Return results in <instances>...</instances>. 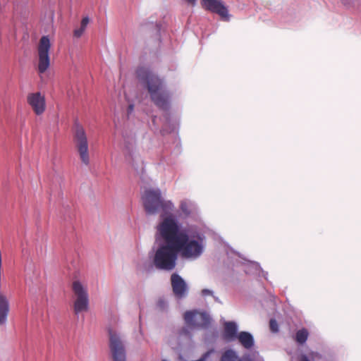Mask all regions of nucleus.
Instances as JSON below:
<instances>
[{
	"label": "nucleus",
	"instance_id": "obj_1",
	"mask_svg": "<svg viewBox=\"0 0 361 361\" xmlns=\"http://www.w3.org/2000/svg\"><path fill=\"white\" fill-rule=\"evenodd\" d=\"M137 76L147 88L152 102L158 108L167 110L169 108L171 96L164 88L163 80L145 68H138Z\"/></svg>",
	"mask_w": 361,
	"mask_h": 361
},
{
	"label": "nucleus",
	"instance_id": "obj_2",
	"mask_svg": "<svg viewBox=\"0 0 361 361\" xmlns=\"http://www.w3.org/2000/svg\"><path fill=\"white\" fill-rule=\"evenodd\" d=\"M142 200L148 214H154L159 211L167 214L173 207L171 202L165 201L161 198L159 189H146L142 195Z\"/></svg>",
	"mask_w": 361,
	"mask_h": 361
},
{
	"label": "nucleus",
	"instance_id": "obj_3",
	"mask_svg": "<svg viewBox=\"0 0 361 361\" xmlns=\"http://www.w3.org/2000/svg\"><path fill=\"white\" fill-rule=\"evenodd\" d=\"M181 238L180 243H177L175 246L183 258L196 259L202 255L204 250V237L197 235L195 238L190 239L185 232Z\"/></svg>",
	"mask_w": 361,
	"mask_h": 361
},
{
	"label": "nucleus",
	"instance_id": "obj_4",
	"mask_svg": "<svg viewBox=\"0 0 361 361\" xmlns=\"http://www.w3.org/2000/svg\"><path fill=\"white\" fill-rule=\"evenodd\" d=\"M178 254V251L173 244L161 245L154 254V264L159 269L171 271L176 265Z\"/></svg>",
	"mask_w": 361,
	"mask_h": 361
},
{
	"label": "nucleus",
	"instance_id": "obj_5",
	"mask_svg": "<svg viewBox=\"0 0 361 361\" xmlns=\"http://www.w3.org/2000/svg\"><path fill=\"white\" fill-rule=\"evenodd\" d=\"M157 230L166 243L174 245L177 243H180L179 240H182L181 237L185 233L179 231L178 224L172 216L164 218L157 226Z\"/></svg>",
	"mask_w": 361,
	"mask_h": 361
},
{
	"label": "nucleus",
	"instance_id": "obj_6",
	"mask_svg": "<svg viewBox=\"0 0 361 361\" xmlns=\"http://www.w3.org/2000/svg\"><path fill=\"white\" fill-rule=\"evenodd\" d=\"M184 320L187 326L183 328L180 334L188 336L190 335L188 328L190 329H206L209 326L211 319L207 314L193 310L185 312Z\"/></svg>",
	"mask_w": 361,
	"mask_h": 361
},
{
	"label": "nucleus",
	"instance_id": "obj_7",
	"mask_svg": "<svg viewBox=\"0 0 361 361\" xmlns=\"http://www.w3.org/2000/svg\"><path fill=\"white\" fill-rule=\"evenodd\" d=\"M74 141L81 161L84 164L88 165L90 156L87 137L84 128L79 123L75 124Z\"/></svg>",
	"mask_w": 361,
	"mask_h": 361
},
{
	"label": "nucleus",
	"instance_id": "obj_8",
	"mask_svg": "<svg viewBox=\"0 0 361 361\" xmlns=\"http://www.w3.org/2000/svg\"><path fill=\"white\" fill-rule=\"evenodd\" d=\"M72 290L75 297L73 304L75 314H78L87 311L89 307V296L87 289L79 281H75L72 284Z\"/></svg>",
	"mask_w": 361,
	"mask_h": 361
},
{
	"label": "nucleus",
	"instance_id": "obj_9",
	"mask_svg": "<svg viewBox=\"0 0 361 361\" xmlns=\"http://www.w3.org/2000/svg\"><path fill=\"white\" fill-rule=\"evenodd\" d=\"M51 47L50 40L48 36L41 37L38 47V71L39 73H44L49 67L50 59L49 51Z\"/></svg>",
	"mask_w": 361,
	"mask_h": 361
},
{
	"label": "nucleus",
	"instance_id": "obj_10",
	"mask_svg": "<svg viewBox=\"0 0 361 361\" xmlns=\"http://www.w3.org/2000/svg\"><path fill=\"white\" fill-rule=\"evenodd\" d=\"M109 348L114 361H126V351L120 336L112 329H108Z\"/></svg>",
	"mask_w": 361,
	"mask_h": 361
},
{
	"label": "nucleus",
	"instance_id": "obj_11",
	"mask_svg": "<svg viewBox=\"0 0 361 361\" xmlns=\"http://www.w3.org/2000/svg\"><path fill=\"white\" fill-rule=\"evenodd\" d=\"M27 102L36 115H42L45 111V97L39 92L29 93L27 96Z\"/></svg>",
	"mask_w": 361,
	"mask_h": 361
},
{
	"label": "nucleus",
	"instance_id": "obj_12",
	"mask_svg": "<svg viewBox=\"0 0 361 361\" xmlns=\"http://www.w3.org/2000/svg\"><path fill=\"white\" fill-rule=\"evenodd\" d=\"M202 6L207 11L216 13L223 19L228 20V11L220 0H201Z\"/></svg>",
	"mask_w": 361,
	"mask_h": 361
},
{
	"label": "nucleus",
	"instance_id": "obj_13",
	"mask_svg": "<svg viewBox=\"0 0 361 361\" xmlns=\"http://www.w3.org/2000/svg\"><path fill=\"white\" fill-rule=\"evenodd\" d=\"M171 283L174 295L177 298H183L188 293V286L183 279L176 273L171 276Z\"/></svg>",
	"mask_w": 361,
	"mask_h": 361
},
{
	"label": "nucleus",
	"instance_id": "obj_14",
	"mask_svg": "<svg viewBox=\"0 0 361 361\" xmlns=\"http://www.w3.org/2000/svg\"><path fill=\"white\" fill-rule=\"evenodd\" d=\"M237 334V326L233 322H228L224 324V338L228 341L235 340Z\"/></svg>",
	"mask_w": 361,
	"mask_h": 361
},
{
	"label": "nucleus",
	"instance_id": "obj_15",
	"mask_svg": "<svg viewBox=\"0 0 361 361\" xmlns=\"http://www.w3.org/2000/svg\"><path fill=\"white\" fill-rule=\"evenodd\" d=\"M8 312V300L7 298L0 292V325L6 323Z\"/></svg>",
	"mask_w": 361,
	"mask_h": 361
},
{
	"label": "nucleus",
	"instance_id": "obj_16",
	"mask_svg": "<svg viewBox=\"0 0 361 361\" xmlns=\"http://www.w3.org/2000/svg\"><path fill=\"white\" fill-rule=\"evenodd\" d=\"M240 343L246 349H250L254 345V338L251 334L247 331H241L237 338Z\"/></svg>",
	"mask_w": 361,
	"mask_h": 361
},
{
	"label": "nucleus",
	"instance_id": "obj_17",
	"mask_svg": "<svg viewBox=\"0 0 361 361\" xmlns=\"http://www.w3.org/2000/svg\"><path fill=\"white\" fill-rule=\"evenodd\" d=\"M308 336H309L308 331L306 329L302 328V329L297 331V332L295 334V340L298 343L302 345L307 340Z\"/></svg>",
	"mask_w": 361,
	"mask_h": 361
},
{
	"label": "nucleus",
	"instance_id": "obj_18",
	"mask_svg": "<svg viewBox=\"0 0 361 361\" xmlns=\"http://www.w3.org/2000/svg\"><path fill=\"white\" fill-rule=\"evenodd\" d=\"M238 358L233 350L228 349L222 354L220 361H238Z\"/></svg>",
	"mask_w": 361,
	"mask_h": 361
},
{
	"label": "nucleus",
	"instance_id": "obj_19",
	"mask_svg": "<svg viewBox=\"0 0 361 361\" xmlns=\"http://www.w3.org/2000/svg\"><path fill=\"white\" fill-rule=\"evenodd\" d=\"M269 328L271 331L274 333H276L279 331V325L277 322L274 319H271L269 321Z\"/></svg>",
	"mask_w": 361,
	"mask_h": 361
},
{
	"label": "nucleus",
	"instance_id": "obj_20",
	"mask_svg": "<svg viewBox=\"0 0 361 361\" xmlns=\"http://www.w3.org/2000/svg\"><path fill=\"white\" fill-rule=\"evenodd\" d=\"M180 208L185 214L188 215L191 212L189 205L186 202H181Z\"/></svg>",
	"mask_w": 361,
	"mask_h": 361
},
{
	"label": "nucleus",
	"instance_id": "obj_21",
	"mask_svg": "<svg viewBox=\"0 0 361 361\" xmlns=\"http://www.w3.org/2000/svg\"><path fill=\"white\" fill-rule=\"evenodd\" d=\"M157 307H159V309L160 310H165L166 307H167V304H166V302L165 301V300L164 299H159L157 301Z\"/></svg>",
	"mask_w": 361,
	"mask_h": 361
},
{
	"label": "nucleus",
	"instance_id": "obj_22",
	"mask_svg": "<svg viewBox=\"0 0 361 361\" xmlns=\"http://www.w3.org/2000/svg\"><path fill=\"white\" fill-rule=\"evenodd\" d=\"M89 23L90 18L87 16L84 17L81 20L80 28H82L83 30H85Z\"/></svg>",
	"mask_w": 361,
	"mask_h": 361
},
{
	"label": "nucleus",
	"instance_id": "obj_23",
	"mask_svg": "<svg viewBox=\"0 0 361 361\" xmlns=\"http://www.w3.org/2000/svg\"><path fill=\"white\" fill-rule=\"evenodd\" d=\"M84 32H85V30H83L82 28L80 27V28L75 29L74 30L73 35H74V37L79 38L82 35Z\"/></svg>",
	"mask_w": 361,
	"mask_h": 361
},
{
	"label": "nucleus",
	"instance_id": "obj_24",
	"mask_svg": "<svg viewBox=\"0 0 361 361\" xmlns=\"http://www.w3.org/2000/svg\"><path fill=\"white\" fill-rule=\"evenodd\" d=\"M238 361H254L250 356V355H244L241 357L238 358Z\"/></svg>",
	"mask_w": 361,
	"mask_h": 361
},
{
	"label": "nucleus",
	"instance_id": "obj_25",
	"mask_svg": "<svg viewBox=\"0 0 361 361\" xmlns=\"http://www.w3.org/2000/svg\"><path fill=\"white\" fill-rule=\"evenodd\" d=\"M212 291L208 290V289H203L202 290V295L203 296H207V295H212Z\"/></svg>",
	"mask_w": 361,
	"mask_h": 361
},
{
	"label": "nucleus",
	"instance_id": "obj_26",
	"mask_svg": "<svg viewBox=\"0 0 361 361\" xmlns=\"http://www.w3.org/2000/svg\"><path fill=\"white\" fill-rule=\"evenodd\" d=\"M186 2L191 5L192 6H195L196 5L197 0H185Z\"/></svg>",
	"mask_w": 361,
	"mask_h": 361
},
{
	"label": "nucleus",
	"instance_id": "obj_27",
	"mask_svg": "<svg viewBox=\"0 0 361 361\" xmlns=\"http://www.w3.org/2000/svg\"><path fill=\"white\" fill-rule=\"evenodd\" d=\"M300 361H310L308 357L305 355L302 356Z\"/></svg>",
	"mask_w": 361,
	"mask_h": 361
},
{
	"label": "nucleus",
	"instance_id": "obj_28",
	"mask_svg": "<svg viewBox=\"0 0 361 361\" xmlns=\"http://www.w3.org/2000/svg\"><path fill=\"white\" fill-rule=\"evenodd\" d=\"M133 108H134L133 104H130V105L128 106V112H129V113H130V112H131V111L133 110Z\"/></svg>",
	"mask_w": 361,
	"mask_h": 361
},
{
	"label": "nucleus",
	"instance_id": "obj_29",
	"mask_svg": "<svg viewBox=\"0 0 361 361\" xmlns=\"http://www.w3.org/2000/svg\"><path fill=\"white\" fill-rule=\"evenodd\" d=\"M131 159V155L130 154L129 157H126V159H128L129 161H130V159Z\"/></svg>",
	"mask_w": 361,
	"mask_h": 361
},
{
	"label": "nucleus",
	"instance_id": "obj_30",
	"mask_svg": "<svg viewBox=\"0 0 361 361\" xmlns=\"http://www.w3.org/2000/svg\"><path fill=\"white\" fill-rule=\"evenodd\" d=\"M162 361H167V360H163Z\"/></svg>",
	"mask_w": 361,
	"mask_h": 361
}]
</instances>
